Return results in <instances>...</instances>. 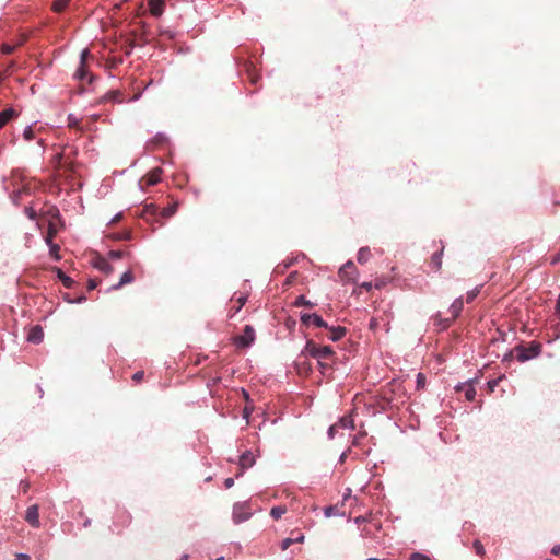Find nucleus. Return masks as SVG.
I'll use <instances>...</instances> for the list:
<instances>
[{
    "label": "nucleus",
    "instance_id": "de8ad7c7",
    "mask_svg": "<svg viewBox=\"0 0 560 560\" xmlns=\"http://www.w3.org/2000/svg\"><path fill=\"white\" fill-rule=\"evenodd\" d=\"M48 213L52 217V218H57L59 217V210L55 207H51L48 211Z\"/></svg>",
    "mask_w": 560,
    "mask_h": 560
},
{
    "label": "nucleus",
    "instance_id": "a18cd8bd",
    "mask_svg": "<svg viewBox=\"0 0 560 560\" xmlns=\"http://www.w3.org/2000/svg\"><path fill=\"white\" fill-rule=\"evenodd\" d=\"M165 140H166V138H165L164 136L159 135V136H156V137L154 138L153 142H154L155 144H159V145H160V144H163V143L165 142Z\"/></svg>",
    "mask_w": 560,
    "mask_h": 560
},
{
    "label": "nucleus",
    "instance_id": "ddd939ff",
    "mask_svg": "<svg viewBox=\"0 0 560 560\" xmlns=\"http://www.w3.org/2000/svg\"><path fill=\"white\" fill-rule=\"evenodd\" d=\"M254 464H255V457L252 454V452L247 451L241 455V457H240L241 471H243L246 468L252 467ZM241 474L242 472H240L238 475H241Z\"/></svg>",
    "mask_w": 560,
    "mask_h": 560
},
{
    "label": "nucleus",
    "instance_id": "f257e3e1",
    "mask_svg": "<svg viewBox=\"0 0 560 560\" xmlns=\"http://www.w3.org/2000/svg\"><path fill=\"white\" fill-rule=\"evenodd\" d=\"M304 352L308 355L317 358H332L335 351L330 346H319L313 340H308L304 347Z\"/></svg>",
    "mask_w": 560,
    "mask_h": 560
},
{
    "label": "nucleus",
    "instance_id": "4be33fe9",
    "mask_svg": "<svg viewBox=\"0 0 560 560\" xmlns=\"http://www.w3.org/2000/svg\"><path fill=\"white\" fill-rule=\"evenodd\" d=\"M246 296H238L236 299V305H233L231 308H230V316H234L237 312H240V310L244 306V304L246 303Z\"/></svg>",
    "mask_w": 560,
    "mask_h": 560
},
{
    "label": "nucleus",
    "instance_id": "052dcab7",
    "mask_svg": "<svg viewBox=\"0 0 560 560\" xmlns=\"http://www.w3.org/2000/svg\"><path fill=\"white\" fill-rule=\"evenodd\" d=\"M383 285H384V282H383V281H377V282L375 283V288H377V289L382 288Z\"/></svg>",
    "mask_w": 560,
    "mask_h": 560
},
{
    "label": "nucleus",
    "instance_id": "58836bf2",
    "mask_svg": "<svg viewBox=\"0 0 560 560\" xmlns=\"http://www.w3.org/2000/svg\"><path fill=\"white\" fill-rule=\"evenodd\" d=\"M24 138L25 140L30 141L34 138V131L31 127L25 128L24 130Z\"/></svg>",
    "mask_w": 560,
    "mask_h": 560
},
{
    "label": "nucleus",
    "instance_id": "423d86ee",
    "mask_svg": "<svg viewBox=\"0 0 560 560\" xmlns=\"http://www.w3.org/2000/svg\"><path fill=\"white\" fill-rule=\"evenodd\" d=\"M24 518L31 526L35 528L39 527V506L37 504L28 506Z\"/></svg>",
    "mask_w": 560,
    "mask_h": 560
},
{
    "label": "nucleus",
    "instance_id": "69168bd1",
    "mask_svg": "<svg viewBox=\"0 0 560 560\" xmlns=\"http://www.w3.org/2000/svg\"><path fill=\"white\" fill-rule=\"evenodd\" d=\"M27 488H28V485L26 483V485L24 486V492L27 490Z\"/></svg>",
    "mask_w": 560,
    "mask_h": 560
},
{
    "label": "nucleus",
    "instance_id": "1a4fd4ad",
    "mask_svg": "<svg viewBox=\"0 0 560 560\" xmlns=\"http://www.w3.org/2000/svg\"><path fill=\"white\" fill-rule=\"evenodd\" d=\"M162 168L155 167L142 177L141 184L145 186H154L161 180Z\"/></svg>",
    "mask_w": 560,
    "mask_h": 560
},
{
    "label": "nucleus",
    "instance_id": "680f3d73",
    "mask_svg": "<svg viewBox=\"0 0 560 560\" xmlns=\"http://www.w3.org/2000/svg\"><path fill=\"white\" fill-rule=\"evenodd\" d=\"M164 34H165L168 38H172V37H173V35H172L170 32H165Z\"/></svg>",
    "mask_w": 560,
    "mask_h": 560
},
{
    "label": "nucleus",
    "instance_id": "0eeeda50",
    "mask_svg": "<svg viewBox=\"0 0 560 560\" xmlns=\"http://www.w3.org/2000/svg\"><path fill=\"white\" fill-rule=\"evenodd\" d=\"M357 268L352 261L346 262L339 270V277L345 281H354Z\"/></svg>",
    "mask_w": 560,
    "mask_h": 560
},
{
    "label": "nucleus",
    "instance_id": "6e6552de",
    "mask_svg": "<svg viewBox=\"0 0 560 560\" xmlns=\"http://www.w3.org/2000/svg\"><path fill=\"white\" fill-rule=\"evenodd\" d=\"M301 322L302 324L304 325H315L316 327H324V328H328V324L317 314L313 313V314H303L301 316Z\"/></svg>",
    "mask_w": 560,
    "mask_h": 560
},
{
    "label": "nucleus",
    "instance_id": "5fc2aeb1",
    "mask_svg": "<svg viewBox=\"0 0 560 560\" xmlns=\"http://www.w3.org/2000/svg\"><path fill=\"white\" fill-rule=\"evenodd\" d=\"M16 67V62L14 60H11L8 65V71H13Z\"/></svg>",
    "mask_w": 560,
    "mask_h": 560
},
{
    "label": "nucleus",
    "instance_id": "a211bd4d",
    "mask_svg": "<svg viewBox=\"0 0 560 560\" xmlns=\"http://www.w3.org/2000/svg\"><path fill=\"white\" fill-rule=\"evenodd\" d=\"M458 390H464L465 397L467 400L472 401L476 397V389L472 386V383L464 384L463 386L457 387Z\"/></svg>",
    "mask_w": 560,
    "mask_h": 560
},
{
    "label": "nucleus",
    "instance_id": "5701e85b",
    "mask_svg": "<svg viewBox=\"0 0 560 560\" xmlns=\"http://www.w3.org/2000/svg\"><path fill=\"white\" fill-rule=\"evenodd\" d=\"M317 361L322 372H324L332 366V363L335 362V355L332 358H317Z\"/></svg>",
    "mask_w": 560,
    "mask_h": 560
},
{
    "label": "nucleus",
    "instance_id": "f8f14e48",
    "mask_svg": "<svg viewBox=\"0 0 560 560\" xmlns=\"http://www.w3.org/2000/svg\"><path fill=\"white\" fill-rule=\"evenodd\" d=\"M165 1L164 0H149V9L152 15L161 16L164 12Z\"/></svg>",
    "mask_w": 560,
    "mask_h": 560
},
{
    "label": "nucleus",
    "instance_id": "864d4df0",
    "mask_svg": "<svg viewBox=\"0 0 560 560\" xmlns=\"http://www.w3.org/2000/svg\"><path fill=\"white\" fill-rule=\"evenodd\" d=\"M360 287L365 289L366 291H370L372 289V282H363L361 283Z\"/></svg>",
    "mask_w": 560,
    "mask_h": 560
},
{
    "label": "nucleus",
    "instance_id": "a878e982",
    "mask_svg": "<svg viewBox=\"0 0 560 560\" xmlns=\"http://www.w3.org/2000/svg\"><path fill=\"white\" fill-rule=\"evenodd\" d=\"M57 276L66 288H71L74 281L68 277L61 269H57Z\"/></svg>",
    "mask_w": 560,
    "mask_h": 560
},
{
    "label": "nucleus",
    "instance_id": "bb28decb",
    "mask_svg": "<svg viewBox=\"0 0 560 560\" xmlns=\"http://www.w3.org/2000/svg\"><path fill=\"white\" fill-rule=\"evenodd\" d=\"M287 513V506L284 505H278V506H273L270 511V515L275 518V520H279L281 518V516L283 514Z\"/></svg>",
    "mask_w": 560,
    "mask_h": 560
},
{
    "label": "nucleus",
    "instance_id": "7ed1b4c3",
    "mask_svg": "<svg viewBox=\"0 0 560 560\" xmlns=\"http://www.w3.org/2000/svg\"><path fill=\"white\" fill-rule=\"evenodd\" d=\"M541 351L539 342H532L528 347H522L517 351V359L522 362L537 357Z\"/></svg>",
    "mask_w": 560,
    "mask_h": 560
},
{
    "label": "nucleus",
    "instance_id": "3c124183",
    "mask_svg": "<svg viewBox=\"0 0 560 560\" xmlns=\"http://www.w3.org/2000/svg\"><path fill=\"white\" fill-rule=\"evenodd\" d=\"M26 42V37L24 35H22L20 37V39H18V42L14 44L18 47L22 46L24 43Z\"/></svg>",
    "mask_w": 560,
    "mask_h": 560
},
{
    "label": "nucleus",
    "instance_id": "09e8293b",
    "mask_svg": "<svg viewBox=\"0 0 560 560\" xmlns=\"http://www.w3.org/2000/svg\"><path fill=\"white\" fill-rule=\"evenodd\" d=\"M25 212L27 213L30 219L34 220L36 218V213L32 208H26Z\"/></svg>",
    "mask_w": 560,
    "mask_h": 560
},
{
    "label": "nucleus",
    "instance_id": "338daca9",
    "mask_svg": "<svg viewBox=\"0 0 560 560\" xmlns=\"http://www.w3.org/2000/svg\"><path fill=\"white\" fill-rule=\"evenodd\" d=\"M88 525H90V521H86V522L84 523V526H88Z\"/></svg>",
    "mask_w": 560,
    "mask_h": 560
},
{
    "label": "nucleus",
    "instance_id": "9d476101",
    "mask_svg": "<svg viewBox=\"0 0 560 560\" xmlns=\"http://www.w3.org/2000/svg\"><path fill=\"white\" fill-rule=\"evenodd\" d=\"M89 56H90L89 50L88 49H83L82 52H81V56H80V67H79V69L75 72V77L79 80H83L88 75V70H86V67H85V62H86V59H88Z\"/></svg>",
    "mask_w": 560,
    "mask_h": 560
},
{
    "label": "nucleus",
    "instance_id": "6e6d98bb",
    "mask_svg": "<svg viewBox=\"0 0 560 560\" xmlns=\"http://www.w3.org/2000/svg\"><path fill=\"white\" fill-rule=\"evenodd\" d=\"M556 314L560 318V294L556 304Z\"/></svg>",
    "mask_w": 560,
    "mask_h": 560
},
{
    "label": "nucleus",
    "instance_id": "473e14b6",
    "mask_svg": "<svg viewBox=\"0 0 560 560\" xmlns=\"http://www.w3.org/2000/svg\"><path fill=\"white\" fill-rule=\"evenodd\" d=\"M295 306H313V304L307 301L303 295L298 296L295 300Z\"/></svg>",
    "mask_w": 560,
    "mask_h": 560
},
{
    "label": "nucleus",
    "instance_id": "393cba45",
    "mask_svg": "<svg viewBox=\"0 0 560 560\" xmlns=\"http://www.w3.org/2000/svg\"><path fill=\"white\" fill-rule=\"evenodd\" d=\"M303 541H304V535H299L295 538H285L281 544V549L287 550L292 544L303 542Z\"/></svg>",
    "mask_w": 560,
    "mask_h": 560
},
{
    "label": "nucleus",
    "instance_id": "39448f33",
    "mask_svg": "<svg viewBox=\"0 0 560 560\" xmlns=\"http://www.w3.org/2000/svg\"><path fill=\"white\" fill-rule=\"evenodd\" d=\"M463 307H464L463 298L456 299L450 307V312H451L452 316H451V318H446L443 320L442 328H447L452 324V322L455 320L459 316V314L463 311Z\"/></svg>",
    "mask_w": 560,
    "mask_h": 560
},
{
    "label": "nucleus",
    "instance_id": "412c9836",
    "mask_svg": "<svg viewBox=\"0 0 560 560\" xmlns=\"http://www.w3.org/2000/svg\"><path fill=\"white\" fill-rule=\"evenodd\" d=\"M56 234H57L56 225H55V223L52 221H49L47 234H46V237H45L46 244L54 243V238H55Z\"/></svg>",
    "mask_w": 560,
    "mask_h": 560
},
{
    "label": "nucleus",
    "instance_id": "13d9d810",
    "mask_svg": "<svg viewBox=\"0 0 560 560\" xmlns=\"http://www.w3.org/2000/svg\"><path fill=\"white\" fill-rule=\"evenodd\" d=\"M15 560H31L28 556L26 555H19Z\"/></svg>",
    "mask_w": 560,
    "mask_h": 560
},
{
    "label": "nucleus",
    "instance_id": "774afa93",
    "mask_svg": "<svg viewBox=\"0 0 560 560\" xmlns=\"http://www.w3.org/2000/svg\"><path fill=\"white\" fill-rule=\"evenodd\" d=\"M215 560H224V558H223V557H220V558H217Z\"/></svg>",
    "mask_w": 560,
    "mask_h": 560
},
{
    "label": "nucleus",
    "instance_id": "e433bc0d",
    "mask_svg": "<svg viewBox=\"0 0 560 560\" xmlns=\"http://www.w3.org/2000/svg\"><path fill=\"white\" fill-rule=\"evenodd\" d=\"M425 383V376L422 373H418L417 375V387L423 388Z\"/></svg>",
    "mask_w": 560,
    "mask_h": 560
},
{
    "label": "nucleus",
    "instance_id": "49530a36",
    "mask_svg": "<svg viewBox=\"0 0 560 560\" xmlns=\"http://www.w3.org/2000/svg\"><path fill=\"white\" fill-rule=\"evenodd\" d=\"M79 121L77 118L69 116V127H78Z\"/></svg>",
    "mask_w": 560,
    "mask_h": 560
},
{
    "label": "nucleus",
    "instance_id": "6ab92c4d",
    "mask_svg": "<svg viewBox=\"0 0 560 560\" xmlns=\"http://www.w3.org/2000/svg\"><path fill=\"white\" fill-rule=\"evenodd\" d=\"M177 208H178V202L174 201L173 203L168 205L167 207H164L162 210H159V214L163 218H170L176 213Z\"/></svg>",
    "mask_w": 560,
    "mask_h": 560
},
{
    "label": "nucleus",
    "instance_id": "9b49d317",
    "mask_svg": "<svg viewBox=\"0 0 560 560\" xmlns=\"http://www.w3.org/2000/svg\"><path fill=\"white\" fill-rule=\"evenodd\" d=\"M93 266L106 275L112 273L114 270L110 264L102 256H96L94 258Z\"/></svg>",
    "mask_w": 560,
    "mask_h": 560
},
{
    "label": "nucleus",
    "instance_id": "f3484780",
    "mask_svg": "<svg viewBox=\"0 0 560 560\" xmlns=\"http://www.w3.org/2000/svg\"><path fill=\"white\" fill-rule=\"evenodd\" d=\"M443 249L444 247H442L439 252L434 253L430 260L431 267L436 271H439L442 267Z\"/></svg>",
    "mask_w": 560,
    "mask_h": 560
},
{
    "label": "nucleus",
    "instance_id": "a19ab883",
    "mask_svg": "<svg viewBox=\"0 0 560 560\" xmlns=\"http://www.w3.org/2000/svg\"><path fill=\"white\" fill-rule=\"evenodd\" d=\"M143 377H144V372H143V371H138V372H136V373L132 375V380H133L135 382H137V383H138V382H140V381H142V380H143Z\"/></svg>",
    "mask_w": 560,
    "mask_h": 560
},
{
    "label": "nucleus",
    "instance_id": "7c9ffc66",
    "mask_svg": "<svg viewBox=\"0 0 560 560\" xmlns=\"http://www.w3.org/2000/svg\"><path fill=\"white\" fill-rule=\"evenodd\" d=\"M49 246V252H50V255L54 257L55 260H59L60 259V256H59V250H60V247L58 244L56 243H51V244H47Z\"/></svg>",
    "mask_w": 560,
    "mask_h": 560
},
{
    "label": "nucleus",
    "instance_id": "dca6fc26",
    "mask_svg": "<svg viewBox=\"0 0 560 560\" xmlns=\"http://www.w3.org/2000/svg\"><path fill=\"white\" fill-rule=\"evenodd\" d=\"M15 116L16 113L13 108H8L0 112V129H2Z\"/></svg>",
    "mask_w": 560,
    "mask_h": 560
},
{
    "label": "nucleus",
    "instance_id": "c03bdc74",
    "mask_svg": "<svg viewBox=\"0 0 560 560\" xmlns=\"http://www.w3.org/2000/svg\"><path fill=\"white\" fill-rule=\"evenodd\" d=\"M107 97L110 98V100H117V98L120 97V92L119 91H110L107 94Z\"/></svg>",
    "mask_w": 560,
    "mask_h": 560
},
{
    "label": "nucleus",
    "instance_id": "b1692460",
    "mask_svg": "<svg viewBox=\"0 0 560 560\" xmlns=\"http://www.w3.org/2000/svg\"><path fill=\"white\" fill-rule=\"evenodd\" d=\"M371 257V252L369 247H362L358 252V261L360 264H365Z\"/></svg>",
    "mask_w": 560,
    "mask_h": 560
},
{
    "label": "nucleus",
    "instance_id": "4468645a",
    "mask_svg": "<svg viewBox=\"0 0 560 560\" xmlns=\"http://www.w3.org/2000/svg\"><path fill=\"white\" fill-rule=\"evenodd\" d=\"M327 329H329V334L327 337L331 341H338V340L342 339L347 332V329L342 326H338V327H329L328 326Z\"/></svg>",
    "mask_w": 560,
    "mask_h": 560
},
{
    "label": "nucleus",
    "instance_id": "0e129e2a",
    "mask_svg": "<svg viewBox=\"0 0 560 560\" xmlns=\"http://www.w3.org/2000/svg\"><path fill=\"white\" fill-rule=\"evenodd\" d=\"M295 273H296V272H292V273H290V276H289L288 280H290V278L294 277V276H295Z\"/></svg>",
    "mask_w": 560,
    "mask_h": 560
},
{
    "label": "nucleus",
    "instance_id": "603ef678",
    "mask_svg": "<svg viewBox=\"0 0 560 560\" xmlns=\"http://www.w3.org/2000/svg\"><path fill=\"white\" fill-rule=\"evenodd\" d=\"M97 287L96 280H90L88 284L89 290H94Z\"/></svg>",
    "mask_w": 560,
    "mask_h": 560
},
{
    "label": "nucleus",
    "instance_id": "37998d69",
    "mask_svg": "<svg viewBox=\"0 0 560 560\" xmlns=\"http://www.w3.org/2000/svg\"><path fill=\"white\" fill-rule=\"evenodd\" d=\"M249 80L253 84H256L259 80V75L255 74L250 70H248Z\"/></svg>",
    "mask_w": 560,
    "mask_h": 560
},
{
    "label": "nucleus",
    "instance_id": "20e7f679",
    "mask_svg": "<svg viewBox=\"0 0 560 560\" xmlns=\"http://www.w3.org/2000/svg\"><path fill=\"white\" fill-rule=\"evenodd\" d=\"M252 513L246 503H236L233 506V520L235 523H242L250 517Z\"/></svg>",
    "mask_w": 560,
    "mask_h": 560
},
{
    "label": "nucleus",
    "instance_id": "f704fd0d",
    "mask_svg": "<svg viewBox=\"0 0 560 560\" xmlns=\"http://www.w3.org/2000/svg\"><path fill=\"white\" fill-rule=\"evenodd\" d=\"M124 255L125 253L122 250H110L108 253L109 258L114 260L122 258Z\"/></svg>",
    "mask_w": 560,
    "mask_h": 560
},
{
    "label": "nucleus",
    "instance_id": "c756f323",
    "mask_svg": "<svg viewBox=\"0 0 560 560\" xmlns=\"http://www.w3.org/2000/svg\"><path fill=\"white\" fill-rule=\"evenodd\" d=\"M159 212V208L153 205V203H150V205H145L144 206V209H143V217H148V215H156V213Z\"/></svg>",
    "mask_w": 560,
    "mask_h": 560
},
{
    "label": "nucleus",
    "instance_id": "bf43d9fd",
    "mask_svg": "<svg viewBox=\"0 0 560 560\" xmlns=\"http://www.w3.org/2000/svg\"><path fill=\"white\" fill-rule=\"evenodd\" d=\"M488 385H489L490 389L493 390V387L497 385V381L489 382Z\"/></svg>",
    "mask_w": 560,
    "mask_h": 560
},
{
    "label": "nucleus",
    "instance_id": "4d7b16f0",
    "mask_svg": "<svg viewBox=\"0 0 560 560\" xmlns=\"http://www.w3.org/2000/svg\"><path fill=\"white\" fill-rule=\"evenodd\" d=\"M551 552L556 556H560V546H555Z\"/></svg>",
    "mask_w": 560,
    "mask_h": 560
},
{
    "label": "nucleus",
    "instance_id": "c9c22d12",
    "mask_svg": "<svg viewBox=\"0 0 560 560\" xmlns=\"http://www.w3.org/2000/svg\"><path fill=\"white\" fill-rule=\"evenodd\" d=\"M479 294V289H474L467 293L466 302L471 303L475 298Z\"/></svg>",
    "mask_w": 560,
    "mask_h": 560
},
{
    "label": "nucleus",
    "instance_id": "e2e57ef3",
    "mask_svg": "<svg viewBox=\"0 0 560 560\" xmlns=\"http://www.w3.org/2000/svg\"><path fill=\"white\" fill-rule=\"evenodd\" d=\"M57 159H58V161H59V163H60V162H61V160H62V155H61V154H58V155H57Z\"/></svg>",
    "mask_w": 560,
    "mask_h": 560
},
{
    "label": "nucleus",
    "instance_id": "2f4dec72",
    "mask_svg": "<svg viewBox=\"0 0 560 560\" xmlns=\"http://www.w3.org/2000/svg\"><path fill=\"white\" fill-rule=\"evenodd\" d=\"M16 49V46L14 44L4 43L1 45V51L5 55H10L14 52Z\"/></svg>",
    "mask_w": 560,
    "mask_h": 560
},
{
    "label": "nucleus",
    "instance_id": "8fccbe9b",
    "mask_svg": "<svg viewBox=\"0 0 560 560\" xmlns=\"http://www.w3.org/2000/svg\"><path fill=\"white\" fill-rule=\"evenodd\" d=\"M233 485H234V479L233 478L230 477V478H226L224 480L225 488H231Z\"/></svg>",
    "mask_w": 560,
    "mask_h": 560
},
{
    "label": "nucleus",
    "instance_id": "2eb2a0df",
    "mask_svg": "<svg viewBox=\"0 0 560 560\" xmlns=\"http://www.w3.org/2000/svg\"><path fill=\"white\" fill-rule=\"evenodd\" d=\"M44 338V332L40 326H33L27 335V340L33 343H39Z\"/></svg>",
    "mask_w": 560,
    "mask_h": 560
},
{
    "label": "nucleus",
    "instance_id": "cd10ccee",
    "mask_svg": "<svg viewBox=\"0 0 560 560\" xmlns=\"http://www.w3.org/2000/svg\"><path fill=\"white\" fill-rule=\"evenodd\" d=\"M69 1L70 0H55L54 3H52V7L51 9L55 11V12H62L67 5L69 4Z\"/></svg>",
    "mask_w": 560,
    "mask_h": 560
},
{
    "label": "nucleus",
    "instance_id": "72a5a7b5",
    "mask_svg": "<svg viewBox=\"0 0 560 560\" xmlns=\"http://www.w3.org/2000/svg\"><path fill=\"white\" fill-rule=\"evenodd\" d=\"M472 546L478 556H483L486 553L485 548L479 540H475Z\"/></svg>",
    "mask_w": 560,
    "mask_h": 560
},
{
    "label": "nucleus",
    "instance_id": "79ce46f5",
    "mask_svg": "<svg viewBox=\"0 0 560 560\" xmlns=\"http://www.w3.org/2000/svg\"><path fill=\"white\" fill-rule=\"evenodd\" d=\"M335 514H336V508L335 506H327L325 509V516L326 517H331Z\"/></svg>",
    "mask_w": 560,
    "mask_h": 560
},
{
    "label": "nucleus",
    "instance_id": "aec40b11",
    "mask_svg": "<svg viewBox=\"0 0 560 560\" xmlns=\"http://www.w3.org/2000/svg\"><path fill=\"white\" fill-rule=\"evenodd\" d=\"M133 279H135V277H133L132 271L128 270V271L122 273L118 284L114 285V288L118 289V288H120V287H122L125 284L131 283L133 281Z\"/></svg>",
    "mask_w": 560,
    "mask_h": 560
},
{
    "label": "nucleus",
    "instance_id": "4c0bfd02",
    "mask_svg": "<svg viewBox=\"0 0 560 560\" xmlns=\"http://www.w3.org/2000/svg\"><path fill=\"white\" fill-rule=\"evenodd\" d=\"M410 560H431V559L425 555L415 552V553H411Z\"/></svg>",
    "mask_w": 560,
    "mask_h": 560
},
{
    "label": "nucleus",
    "instance_id": "c85d7f7f",
    "mask_svg": "<svg viewBox=\"0 0 560 560\" xmlns=\"http://www.w3.org/2000/svg\"><path fill=\"white\" fill-rule=\"evenodd\" d=\"M335 424H339V429H346V428L353 429V420L351 417H342Z\"/></svg>",
    "mask_w": 560,
    "mask_h": 560
},
{
    "label": "nucleus",
    "instance_id": "f03ea898",
    "mask_svg": "<svg viewBox=\"0 0 560 560\" xmlns=\"http://www.w3.org/2000/svg\"><path fill=\"white\" fill-rule=\"evenodd\" d=\"M255 330L252 326L246 325L243 334L235 336L233 342L236 347L246 348L249 347L255 340Z\"/></svg>",
    "mask_w": 560,
    "mask_h": 560
},
{
    "label": "nucleus",
    "instance_id": "ea45409f",
    "mask_svg": "<svg viewBox=\"0 0 560 560\" xmlns=\"http://www.w3.org/2000/svg\"><path fill=\"white\" fill-rule=\"evenodd\" d=\"M339 430V424H332L330 425L329 430H328V435L330 439H334L335 434L338 432Z\"/></svg>",
    "mask_w": 560,
    "mask_h": 560
}]
</instances>
